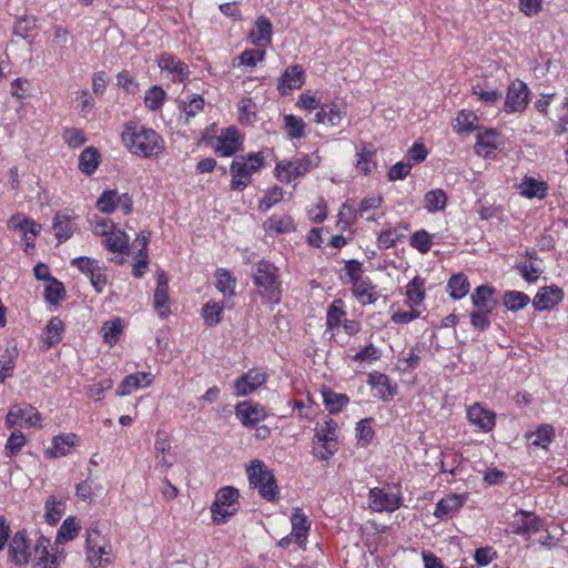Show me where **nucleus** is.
Instances as JSON below:
<instances>
[{"label": "nucleus", "mask_w": 568, "mask_h": 568, "mask_svg": "<svg viewBox=\"0 0 568 568\" xmlns=\"http://www.w3.org/2000/svg\"><path fill=\"white\" fill-rule=\"evenodd\" d=\"M122 141L132 154L158 158L164 149L163 139L153 130L136 122H128L122 131Z\"/></svg>", "instance_id": "f257e3e1"}, {"label": "nucleus", "mask_w": 568, "mask_h": 568, "mask_svg": "<svg viewBox=\"0 0 568 568\" xmlns=\"http://www.w3.org/2000/svg\"><path fill=\"white\" fill-rule=\"evenodd\" d=\"M253 283L258 294L271 303H278L282 295L280 268L267 260H261L253 266Z\"/></svg>", "instance_id": "f03ea898"}, {"label": "nucleus", "mask_w": 568, "mask_h": 568, "mask_svg": "<svg viewBox=\"0 0 568 568\" xmlns=\"http://www.w3.org/2000/svg\"><path fill=\"white\" fill-rule=\"evenodd\" d=\"M250 487L257 489L258 495L267 500L275 501L280 497V489L275 475L262 460H251L246 466Z\"/></svg>", "instance_id": "7ed1b4c3"}, {"label": "nucleus", "mask_w": 568, "mask_h": 568, "mask_svg": "<svg viewBox=\"0 0 568 568\" xmlns=\"http://www.w3.org/2000/svg\"><path fill=\"white\" fill-rule=\"evenodd\" d=\"M240 493L233 486H225L215 494L211 506L212 519L216 524H224L239 510Z\"/></svg>", "instance_id": "20e7f679"}, {"label": "nucleus", "mask_w": 568, "mask_h": 568, "mask_svg": "<svg viewBox=\"0 0 568 568\" xmlns=\"http://www.w3.org/2000/svg\"><path fill=\"white\" fill-rule=\"evenodd\" d=\"M529 102V88L520 81H513L507 90L504 110L507 113L523 112Z\"/></svg>", "instance_id": "39448f33"}, {"label": "nucleus", "mask_w": 568, "mask_h": 568, "mask_svg": "<svg viewBox=\"0 0 568 568\" xmlns=\"http://www.w3.org/2000/svg\"><path fill=\"white\" fill-rule=\"evenodd\" d=\"M311 170V161L307 156L294 161H282L275 166V176L285 183L306 174Z\"/></svg>", "instance_id": "423d86ee"}, {"label": "nucleus", "mask_w": 568, "mask_h": 568, "mask_svg": "<svg viewBox=\"0 0 568 568\" xmlns=\"http://www.w3.org/2000/svg\"><path fill=\"white\" fill-rule=\"evenodd\" d=\"M8 226L12 230H18L23 234L24 242H26V252H28L29 248H34V241L33 239L37 237L41 232V224L36 222L32 219H29L22 214H13L8 220Z\"/></svg>", "instance_id": "0eeeda50"}, {"label": "nucleus", "mask_w": 568, "mask_h": 568, "mask_svg": "<svg viewBox=\"0 0 568 568\" xmlns=\"http://www.w3.org/2000/svg\"><path fill=\"white\" fill-rule=\"evenodd\" d=\"M235 415L246 428H253L266 418L264 406L252 400H244L235 406Z\"/></svg>", "instance_id": "6e6552de"}, {"label": "nucleus", "mask_w": 568, "mask_h": 568, "mask_svg": "<svg viewBox=\"0 0 568 568\" xmlns=\"http://www.w3.org/2000/svg\"><path fill=\"white\" fill-rule=\"evenodd\" d=\"M10 561L17 566L27 565L31 557L30 542L26 530L17 531L9 544Z\"/></svg>", "instance_id": "1a4fd4ad"}, {"label": "nucleus", "mask_w": 568, "mask_h": 568, "mask_svg": "<svg viewBox=\"0 0 568 568\" xmlns=\"http://www.w3.org/2000/svg\"><path fill=\"white\" fill-rule=\"evenodd\" d=\"M402 506V497L398 494L387 493L384 489L372 488L369 490V507L374 511H394Z\"/></svg>", "instance_id": "9d476101"}, {"label": "nucleus", "mask_w": 568, "mask_h": 568, "mask_svg": "<svg viewBox=\"0 0 568 568\" xmlns=\"http://www.w3.org/2000/svg\"><path fill=\"white\" fill-rule=\"evenodd\" d=\"M23 420L29 427H41V415L32 406H13L6 416V426L12 428L19 420Z\"/></svg>", "instance_id": "9b49d317"}, {"label": "nucleus", "mask_w": 568, "mask_h": 568, "mask_svg": "<svg viewBox=\"0 0 568 568\" xmlns=\"http://www.w3.org/2000/svg\"><path fill=\"white\" fill-rule=\"evenodd\" d=\"M267 379V375L263 372L248 371L234 382L236 396H247L262 386Z\"/></svg>", "instance_id": "f8f14e48"}, {"label": "nucleus", "mask_w": 568, "mask_h": 568, "mask_svg": "<svg viewBox=\"0 0 568 568\" xmlns=\"http://www.w3.org/2000/svg\"><path fill=\"white\" fill-rule=\"evenodd\" d=\"M304 84V70L300 64H293L285 69L278 80L277 89L281 94L286 95L294 89Z\"/></svg>", "instance_id": "ddd939ff"}, {"label": "nucleus", "mask_w": 568, "mask_h": 568, "mask_svg": "<svg viewBox=\"0 0 568 568\" xmlns=\"http://www.w3.org/2000/svg\"><path fill=\"white\" fill-rule=\"evenodd\" d=\"M346 115V108L335 102L324 103L315 114L314 121L329 126H337Z\"/></svg>", "instance_id": "4468645a"}, {"label": "nucleus", "mask_w": 568, "mask_h": 568, "mask_svg": "<svg viewBox=\"0 0 568 568\" xmlns=\"http://www.w3.org/2000/svg\"><path fill=\"white\" fill-rule=\"evenodd\" d=\"M240 135L235 126H229L217 136L215 153L221 156H231L240 149Z\"/></svg>", "instance_id": "2eb2a0df"}, {"label": "nucleus", "mask_w": 568, "mask_h": 568, "mask_svg": "<svg viewBox=\"0 0 568 568\" xmlns=\"http://www.w3.org/2000/svg\"><path fill=\"white\" fill-rule=\"evenodd\" d=\"M154 308L161 318H165L170 314L169 280L164 271L158 273V283L154 292Z\"/></svg>", "instance_id": "dca6fc26"}, {"label": "nucleus", "mask_w": 568, "mask_h": 568, "mask_svg": "<svg viewBox=\"0 0 568 568\" xmlns=\"http://www.w3.org/2000/svg\"><path fill=\"white\" fill-rule=\"evenodd\" d=\"M467 418L471 425L478 427L483 432H490L495 427V414L488 409H485L478 403L471 405L467 409Z\"/></svg>", "instance_id": "f3484780"}, {"label": "nucleus", "mask_w": 568, "mask_h": 568, "mask_svg": "<svg viewBox=\"0 0 568 568\" xmlns=\"http://www.w3.org/2000/svg\"><path fill=\"white\" fill-rule=\"evenodd\" d=\"M562 298L564 291L560 287L556 285L546 286L538 291L532 304L537 311H546L557 305Z\"/></svg>", "instance_id": "a211bd4d"}, {"label": "nucleus", "mask_w": 568, "mask_h": 568, "mask_svg": "<svg viewBox=\"0 0 568 568\" xmlns=\"http://www.w3.org/2000/svg\"><path fill=\"white\" fill-rule=\"evenodd\" d=\"M230 172L232 175L230 187L234 191H243L251 183L252 174L255 173L246 162L239 160L231 163Z\"/></svg>", "instance_id": "6ab92c4d"}, {"label": "nucleus", "mask_w": 568, "mask_h": 568, "mask_svg": "<svg viewBox=\"0 0 568 568\" xmlns=\"http://www.w3.org/2000/svg\"><path fill=\"white\" fill-rule=\"evenodd\" d=\"M152 383V376L150 373L138 372L134 374L126 375L116 388L118 396L130 395L134 389L149 386Z\"/></svg>", "instance_id": "aec40b11"}, {"label": "nucleus", "mask_w": 568, "mask_h": 568, "mask_svg": "<svg viewBox=\"0 0 568 568\" xmlns=\"http://www.w3.org/2000/svg\"><path fill=\"white\" fill-rule=\"evenodd\" d=\"M369 385L376 389V396L387 402L396 395V386L390 384L387 375L378 372L368 375Z\"/></svg>", "instance_id": "412c9836"}, {"label": "nucleus", "mask_w": 568, "mask_h": 568, "mask_svg": "<svg viewBox=\"0 0 568 568\" xmlns=\"http://www.w3.org/2000/svg\"><path fill=\"white\" fill-rule=\"evenodd\" d=\"M465 499V496L457 494H450L442 498L436 504L434 516L439 519L454 516L464 506Z\"/></svg>", "instance_id": "4be33fe9"}, {"label": "nucleus", "mask_w": 568, "mask_h": 568, "mask_svg": "<svg viewBox=\"0 0 568 568\" xmlns=\"http://www.w3.org/2000/svg\"><path fill=\"white\" fill-rule=\"evenodd\" d=\"M292 536L301 545L304 546L307 539L311 523L301 508H294L292 516Z\"/></svg>", "instance_id": "5701e85b"}, {"label": "nucleus", "mask_w": 568, "mask_h": 568, "mask_svg": "<svg viewBox=\"0 0 568 568\" xmlns=\"http://www.w3.org/2000/svg\"><path fill=\"white\" fill-rule=\"evenodd\" d=\"M352 285V293L361 304H374L377 301L376 286L368 277L362 278Z\"/></svg>", "instance_id": "b1692460"}, {"label": "nucleus", "mask_w": 568, "mask_h": 568, "mask_svg": "<svg viewBox=\"0 0 568 568\" xmlns=\"http://www.w3.org/2000/svg\"><path fill=\"white\" fill-rule=\"evenodd\" d=\"M515 516H520L521 523L513 530L515 535L524 536L535 534L538 532L542 527L540 518L531 511L520 509L515 514Z\"/></svg>", "instance_id": "393cba45"}, {"label": "nucleus", "mask_w": 568, "mask_h": 568, "mask_svg": "<svg viewBox=\"0 0 568 568\" xmlns=\"http://www.w3.org/2000/svg\"><path fill=\"white\" fill-rule=\"evenodd\" d=\"M495 288L489 285H480L476 287L471 294L473 305L477 310H481L484 312H493L497 304L493 298Z\"/></svg>", "instance_id": "a878e982"}, {"label": "nucleus", "mask_w": 568, "mask_h": 568, "mask_svg": "<svg viewBox=\"0 0 568 568\" xmlns=\"http://www.w3.org/2000/svg\"><path fill=\"white\" fill-rule=\"evenodd\" d=\"M50 545L49 538L44 536H40L38 538L34 546V552L37 556L34 568H57V558L49 554Z\"/></svg>", "instance_id": "bb28decb"}, {"label": "nucleus", "mask_w": 568, "mask_h": 568, "mask_svg": "<svg viewBox=\"0 0 568 568\" xmlns=\"http://www.w3.org/2000/svg\"><path fill=\"white\" fill-rule=\"evenodd\" d=\"M78 436L75 434L58 435L53 437L52 447L45 452L50 458H57L69 454L70 448L75 445Z\"/></svg>", "instance_id": "cd10ccee"}, {"label": "nucleus", "mask_w": 568, "mask_h": 568, "mask_svg": "<svg viewBox=\"0 0 568 568\" xmlns=\"http://www.w3.org/2000/svg\"><path fill=\"white\" fill-rule=\"evenodd\" d=\"M548 185L544 181L526 176L519 184V193L527 199H544L547 195Z\"/></svg>", "instance_id": "c85d7f7f"}, {"label": "nucleus", "mask_w": 568, "mask_h": 568, "mask_svg": "<svg viewBox=\"0 0 568 568\" xmlns=\"http://www.w3.org/2000/svg\"><path fill=\"white\" fill-rule=\"evenodd\" d=\"M497 132L494 129L478 131L476 141V153L484 156H489L497 150L496 144Z\"/></svg>", "instance_id": "c756f323"}, {"label": "nucleus", "mask_w": 568, "mask_h": 568, "mask_svg": "<svg viewBox=\"0 0 568 568\" xmlns=\"http://www.w3.org/2000/svg\"><path fill=\"white\" fill-rule=\"evenodd\" d=\"M250 38L253 44L268 43L272 39V23L271 21L261 16L256 19L254 28L250 32Z\"/></svg>", "instance_id": "7c9ffc66"}, {"label": "nucleus", "mask_w": 568, "mask_h": 568, "mask_svg": "<svg viewBox=\"0 0 568 568\" xmlns=\"http://www.w3.org/2000/svg\"><path fill=\"white\" fill-rule=\"evenodd\" d=\"M159 67L162 70H168L171 73H173L176 77H179V81H181V82L190 73L189 65L186 63L182 62L181 60H178L175 57H173V55H171L169 53H163L160 57Z\"/></svg>", "instance_id": "2f4dec72"}, {"label": "nucleus", "mask_w": 568, "mask_h": 568, "mask_svg": "<svg viewBox=\"0 0 568 568\" xmlns=\"http://www.w3.org/2000/svg\"><path fill=\"white\" fill-rule=\"evenodd\" d=\"M105 246L109 251L120 253V254H129L130 253V246H129V236L123 231H112L109 233L108 236H105Z\"/></svg>", "instance_id": "473e14b6"}, {"label": "nucleus", "mask_w": 568, "mask_h": 568, "mask_svg": "<svg viewBox=\"0 0 568 568\" xmlns=\"http://www.w3.org/2000/svg\"><path fill=\"white\" fill-rule=\"evenodd\" d=\"M100 163V153L98 149L88 146L79 156V169L81 172L91 175L98 169Z\"/></svg>", "instance_id": "72a5a7b5"}, {"label": "nucleus", "mask_w": 568, "mask_h": 568, "mask_svg": "<svg viewBox=\"0 0 568 568\" xmlns=\"http://www.w3.org/2000/svg\"><path fill=\"white\" fill-rule=\"evenodd\" d=\"M469 287V281L463 273L454 274L447 283V292L453 300H460L466 296Z\"/></svg>", "instance_id": "f704fd0d"}, {"label": "nucleus", "mask_w": 568, "mask_h": 568, "mask_svg": "<svg viewBox=\"0 0 568 568\" xmlns=\"http://www.w3.org/2000/svg\"><path fill=\"white\" fill-rule=\"evenodd\" d=\"M64 332V324L59 317H52L44 331L43 338L48 345V347H52L57 345L62 339V334Z\"/></svg>", "instance_id": "c9c22d12"}, {"label": "nucleus", "mask_w": 568, "mask_h": 568, "mask_svg": "<svg viewBox=\"0 0 568 568\" xmlns=\"http://www.w3.org/2000/svg\"><path fill=\"white\" fill-rule=\"evenodd\" d=\"M323 400L326 409L331 414H336L348 404L349 398L345 394L335 393L332 389H324L322 392Z\"/></svg>", "instance_id": "e433bc0d"}, {"label": "nucleus", "mask_w": 568, "mask_h": 568, "mask_svg": "<svg viewBox=\"0 0 568 568\" xmlns=\"http://www.w3.org/2000/svg\"><path fill=\"white\" fill-rule=\"evenodd\" d=\"M455 121L454 130L456 133L469 134L477 129L476 122L478 118L473 111L463 110L458 113Z\"/></svg>", "instance_id": "4c0bfd02"}, {"label": "nucleus", "mask_w": 568, "mask_h": 568, "mask_svg": "<svg viewBox=\"0 0 568 568\" xmlns=\"http://www.w3.org/2000/svg\"><path fill=\"white\" fill-rule=\"evenodd\" d=\"M70 216L65 213L58 212L53 217V230L54 235L58 239L59 243L65 242L69 240L73 231L69 225Z\"/></svg>", "instance_id": "58836bf2"}, {"label": "nucleus", "mask_w": 568, "mask_h": 568, "mask_svg": "<svg viewBox=\"0 0 568 568\" xmlns=\"http://www.w3.org/2000/svg\"><path fill=\"white\" fill-rule=\"evenodd\" d=\"M425 209L433 213L437 211H443L447 204V195L446 192L442 189H436L426 192L424 196Z\"/></svg>", "instance_id": "ea45409f"}, {"label": "nucleus", "mask_w": 568, "mask_h": 568, "mask_svg": "<svg viewBox=\"0 0 568 568\" xmlns=\"http://www.w3.org/2000/svg\"><path fill=\"white\" fill-rule=\"evenodd\" d=\"M80 530V525L77 521V518L73 516H69L65 518L60 526L57 534V542L64 544L70 540H73Z\"/></svg>", "instance_id": "a19ab883"}, {"label": "nucleus", "mask_w": 568, "mask_h": 568, "mask_svg": "<svg viewBox=\"0 0 568 568\" xmlns=\"http://www.w3.org/2000/svg\"><path fill=\"white\" fill-rule=\"evenodd\" d=\"M503 301L508 311L518 312L528 305L530 298L523 292L507 291L504 294Z\"/></svg>", "instance_id": "79ce46f5"}, {"label": "nucleus", "mask_w": 568, "mask_h": 568, "mask_svg": "<svg viewBox=\"0 0 568 568\" xmlns=\"http://www.w3.org/2000/svg\"><path fill=\"white\" fill-rule=\"evenodd\" d=\"M102 332L104 342L110 346H114L123 332L122 320L116 317L105 322L102 326Z\"/></svg>", "instance_id": "37998d69"}, {"label": "nucleus", "mask_w": 568, "mask_h": 568, "mask_svg": "<svg viewBox=\"0 0 568 568\" xmlns=\"http://www.w3.org/2000/svg\"><path fill=\"white\" fill-rule=\"evenodd\" d=\"M48 282L44 290V298L49 304L58 305L65 297L64 285L54 277Z\"/></svg>", "instance_id": "c03bdc74"}, {"label": "nucleus", "mask_w": 568, "mask_h": 568, "mask_svg": "<svg viewBox=\"0 0 568 568\" xmlns=\"http://www.w3.org/2000/svg\"><path fill=\"white\" fill-rule=\"evenodd\" d=\"M406 296L410 305H418L425 298L424 280L415 276L406 287Z\"/></svg>", "instance_id": "a18cd8bd"}, {"label": "nucleus", "mask_w": 568, "mask_h": 568, "mask_svg": "<svg viewBox=\"0 0 568 568\" xmlns=\"http://www.w3.org/2000/svg\"><path fill=\"white\" fill-rule=\"evenodd\" d=\"M235 283V278L229 271L217 270L215 286L224 296H232L234 294Z\"/></svg>", "instance_id": "49530a36"}, {"label": "nucleus", "mask_w": 568, "mask_h": 568, "mask_svg": "<svg viewBox=\"0 0 568 568\" xmlns=\"http://www.w3.org/2000/svg\"><path fill=\"white\" fill-rule=\"evenodd\" d=\"M223 305L216 302H207L202 307V316L207 326H215L222 321Z\"/></svg>", "instance_id": "de8ad7c7"}, {"label": "nucleus", "mask_w": 568, "mask_h": 568, "mask_svg": "<svg viewBox=\"0 0 568 568\" xmlns=\"http://www.w3.org/2000/svg\"><path fill=\"white\" fill-rule=\"evenodd\" d=\"M118 191L105 190L97 201V207L99 211L111 214L118 209Z\"/></svg>", "instance_id": "09e8293b"}, {"label": "nucleus", "mask_w": 568, "mask_h": 568, "mask_svg": "<svg viewBox=\"0 0 568 568\" xmlns=\"http://www.w3.org/2000/svg\"><path fill=\"white\" fill-rule=\"evenodd\" d=\"M284 126L290 139H301L304 136L305 123L304 121L293 114L284 116Z\"/></svg>", "instance_id": "8fccbe9b"}, {"label": "nucleus", "mask_w": 568, "mask_h": 568, "mask_svg": "<svg viewBox=\"0 0 568 568\" xmlns=\"http://www.w3.org/2000/svg\"><path fill=\"white\" fill-rule=\"evenodd\" d=\"M37 28V19L23 16L17 19L13 26V33L22 39H28Z\"/></svg>", "instance_id": "3c124183"}, {"label": "nucleus", "mask_w": 568, "mask_h": 568, "mask_svg": "<svg viewBox=\"0 0 568 568\" xmlns=\"http://www.w3.org/2000/svg\"><path fill=\"white\" fill-rule=\"evenodd\" d=\"M27 444V439H26V436L23 435L22 432L20 430H13L8 440H7V444L4 446V454L7 457H13L16 456L21 449L22 447Z\"/></svg>", "instance_id": "603ef678"}, {"label": "nucleus", "mask_w": 568, "mask_h": 568, "mask_svg": "<svg viewBox=\"0 0 568 568\" xmlns=\"http://www.w3.org/2000/svg\"><path fill=\"white\" fill-rule=\"evenodd\" d=\"M165 97H166V93L161 87L153 85L145 93V98H144L145 106L152 111L159 110L162 106Z\"/></svg>", "instance_id": "864d4df0"}, {"label": "nucleus", "mask_w": 568, "mask_h": 568, "mask_svg": "<svg viewBox=\"0 0 568 568\" xmlns=\"http://www.w3.org/2000/svg\"><path fill=\"white\" fill-rule=\"evenodd\" d=\"M554 435L555 430L551 425H542L529 438H531V445L545 448L552 440Z\"/></svg>", "instance_id": "5fc2aeb1"}, {"label": "nucleus", "mask_w": 568, "mask_h": 568, "mask_svg": "<svg viewBox=\"0 0 568 568\" xmlns=\"http://www.w3.org/2000/svg\"><path fill=\"white\" fill-rule=\"evenodd\" d=\"M345 316V312L343 310V302L341 300H335L328 307L326 314V325L328 328L337 327L342 318Z\"/></svg>", "instance_id": "6e6d98bb"}, {"label": "nucleus", "mask_w": 568, "mask_h": 568, "mask_svg": "<svg viewBox=\"0 0 568 568\" xmlns=\"http://www.w3.org/2000/svg\"><path fill=\"white\" fill-rule=\"evenodd\" d=\"M44 507H45V513H44L45 521L51 526L55 525L62 517L63 508H61L58 505L54 496H49L47 498Z\"/></svg>", "instance_id": "4d7b16f0"}, {"label": "nucleus", "mask_w": 568, "mask_h": 568, "mask_svg": "<svg viewBox=\"0 0 568 568\" xmlns=\"http://www.w3.org/2000/svg\"><path fill=\"white\" fill-rule=\"evenodd\" d=\"M473 94L477 95L481 102H484L488 105L497 104L503 98V93L499 90H497V89L485 90L480 85L473 87Z\"/></svg>", "instance_id": "13d9d810"}, {"label": "nucleus", "mask_w": 568, "mask_h": 568, "mask_svg": "<svg viewBox=\"0 0 568 568\" xmlns=\"http://www.w3.org/2000/svg\"><path fill=\"white\" fill-rule=\"evenodd\" d=\"M382 204L381 196H368L361 201L359 203V216L364 217L367 221H375V215L371 214L372 210L379 207Z\"/></svg>", "instance_id": "bf43d9fd"}, {"label": "nucleus", "mask_w": 568, "mask_h": 568, "mask_svg": "<svg viewBox=\"0 0 568 568\" xmlns=\"http://www.w3.org/2000/svg\"><path fill=\"white\" fill-rule=\"evenodd\" d=\"M98 541L95 538L91 536V534L87 537V545H85V555L87 560L93 566L98 567L104 561L105 564L110 562V559L105 558L103 559L98 550H97Z\"/></svg>", "instance_id": "052dcab7"}, {"label": "nucleus", "mask_w": 568, "mask_h": 568, "mask_svg": "<svg viewBox=\"0 0 568 568\" xmlns=\"http://www.w3.org/2000/svg\"><path fill=\"white\" fill-rule=\"evenodd\" d=\"M402 234L396 229L383 230L377 239V245L382 250H387L396 245Z\"/></svg>", "instance_id": "680f3d73"}, {"label": "nucleus", "mask_w": 568, "mask_h": 568, "mask_svg": "<svg viewBox=\"0 0 568 568\" xmlns=\"http://www.w3.org/2000/svg\"><path fill=\"white\" fill-rule=\"evenodd\" d=\"M410 245L420 253H427L430 250V235L425 230H419L410 236Z\"/></svg>", "instance_id": "e2e57ef3"}, {"label": "nucleus", "mask_w": 568, "mask_h": 568, "mask_svg": "<svg viewBox=\"0 0 568 568\" xmlns=\"http://www.w3.org/2000/svg\"><path fill=\"white\" fill-rule=\"evenodd\" d=\"M267 229L277 234H283L293 231L294 226L291 217L272 216L267 221Z\"/></svg>", "instance_id": "0e129e2a"}, {"label": "nucleus", "mask_w": 568, "mask_h": 568, "mask_svg": "<svg viewBox=\"0 0 568 568\" xmlns=\"http://www.w3.org/2000/svg\"><path fill=\"white\" fill-rule=\"evenodd\" d=\"M356 155H357L356 169L365 175L369 174L373 171V169L376 166L375 164H373V168L369 166V163L373 162L374 152L371 150H367L366 148H363L361 151L357 152Z\"/></svg>", "instance_id": "69168bd1"}, {"label": "nucleus", "mask_w": 568, "mask_h": 568, "mask_svg": "<svg viewBox=\"0 0 568 568\" xmlns=\"http://www.w3.org/2000/svg\"><path fill=\"white\" fill-rule=\"evenodd\" d=\"M71 265L75 266L80 272H82L88 277H90L99 267L98 261L88 256H80L73 258L71 261Z\"/></svg>", "instance_id": "338daca9"}, {"label": "nucleus", "mask_w": 568, "mask_h": 568, "mask_svg": "<svg viewBox=\"0 0 568 568\" xmlns=\"http://www.w3.org/2000/svg\"><path fill=\"white\" fill-rule=\"evenodd\" d=\"M283 190L280 186L272 187L260 201L258 209L261 211H267L283 197Z\"/></svg>", "instance_id": "774afa93"}]
</instances>
